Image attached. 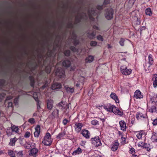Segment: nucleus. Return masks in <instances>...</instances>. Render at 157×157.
I'll list each match as a JSON object with an SVG mask.
<instances>
[{"instance_id": "obj_1", "label": "nucleus", "mask_w": 157, "mask_h": 157, "mask_svg": "<svg viewBox=\"0 0 157 157\" xmlns=\"http://www.w3.org/2000/svg\"><path fill=\"white\" fill-rule=\"evenodd\" d=\"M87 14H86V13L83 12L82 14H80L79 13L78 17L79 16V17H77L76 18V20H78V22H79L83 19H86L87 18L88 16L91 20L94 21V18L93 17V16L97 14L98 13L96 10H94L92 9L91 11L90 10H88L87 11Z\"/></svg>"}, {"instance_id": "obj_2", "label": "nucleus", "mask_w": 157, "mask_h": 157, "mask_svg": "<svg viewBox=\"0 0 157 157\" xmlns=\"http://www.w3.org/2000/svg\"><path fill=\"white\" fill-rule=\"evenodd\" d=\"M51 137L50 134L47 132L44 136L42 143L45 145H50L52 143Z\"/></svg>"}, {"instance_id": "obj_3", "label": "nucleus", "mask_w": 157, "mask_h": 157, "mask_svg": "<svg viewBox=\"0 0 157 157\" xmlns=\"http://www.w3.org/2000/svg\"><path fill=\"white\" fill-rule=\"evenodd\" d=\"M113 10L111 8H109L106 10L105 16L107 19L110 20L113 18Z\"/></svg>"}, {"instance_id": "obj_4", "label": "nucleus", "mask_w": 157, "mask_h": 157, "mask_svg": "<svg viewBox=\"0 0 157 157\" xmlns=\"http://www.w3.org/2000/svg\"><path fill=\"white\" fill-rule=\"evenodd\" d=\"M120 70L121 72L125 75H130L132 72V70L131 69H128L126 66L124 65L121 67Z\"/></svg>"}, {"instance_id": "obj_5", "label": "nucleus", "mask_w": 157, "mask_h": 157, "mask_svg": "<svg viewBox=\"0 0 157 157\" xmlns=\"http://www.w3.org/2000/svg\"><path fill=\"white\" fill-rule=\"evenodd\" d=\"M11 131L17 133H19V128L18 126L11 124V127L10 128H7L6 133L7 134H10L11 133Z\"/></svg>"}, {"instance_id": "obj_6", "label": "nucleus", "mask_w": 157, "mask_h": 157, "mask_svg": "<svg viewBox=\"0 0 157 157\" xmlns=\"http://www.w3.org/2000/svg\"><path fill=\"white\" fill-rule=\"evenodd\" d=\"M91 141L93 144H94L96 147H98L101 145V140L98 136H96L94 138L91 139Z\"/></svg>"}, {"instance_id": "obj_7", "label": "nucleus", "mask_w": 157, "mask_h": 157, "mask_svg": "<svg viewBox=\"0 0 157 157\" xmlns=\"http://www.w3.org/2000/svg\"><path fill=\"white\" fill-rule=\"evenodd\" d=\"M149 95L150 100L149 103L157 104V94H151Z\"/></svg>"}, {"instance_id": "obj_8", "label": "nucleus", "mask_w": 157, "mask_h": 157, "mask_svg": "<svg viewBox=\"0 0 157 157\" xmlns=\"http://www.w3.org/2000/svg\"><path fill=\"white\" fill-rule=\"evenodd\" d=\"M56 75L59 78H63L64 77V71L61 68H58L56 72Z\"/></svg>"}, {"instance_id": "obj_9", "label": "nucleus", "mask_w": 157, "mask_h": 157, "mask_svg": "<svg viewBox=\"0 0 157 157\" xmlns=\"http://www.w3.org/2000/svg\"><path fill=\"white\" fill-rule=\"evenodd\" d=\"M149 104V111L151 113H156L157 111L156 106L157 104Z\"/></svg>"}, {"instance_id": "obj_10", "label": "nucleus", "mask_w": 157, "mask_h": 157, "mask_svg": "<svg viewBox=\"0 0 157 157\" xmlns=\"http://www.w3.org/2000/svg\"><path fill=\"white\" fill-rule=\"evenodd\" d=\"M38 150L37 148H33L29 150V155L32 157H36L38 155Z\"/></svg>"}, {"instance_id": "obj_11", "label": "nucleus", "mask_w": 157, "mask_h": 157, "mask_svg": "<svg viewBox=\"0 0 157 157\" xmlns=\"http://www.w3.org/2000/svg\"><path fill=\"white\" fill-rule=\"evenodd\" d=\"M62 86V85L60 83L55 82L52 85L51 88L53 90L60 89L61 88Z\"/></svg>"}, {"instance_id": "obj_12", "label": "nucleus", "mask_w": 157, "mask_h": 157, "mask_svg": "<svg viewBox=\"0 0 157 157\" xmlns=\"http://www.w3.org/2000/svg\"><path fill=\"white\" fill-rule=\"evenodd\" d=\"M81 134L82 136L86 139L90 138V133L89 132L86 130H82L81 132Z\"/></svg>"}, {"instance_id": "obj_13", "label": "nucleus", "mask_w": 157, "mask_h": 157, "mask_svg": "<svg viewBox=\"0 0 157 157\" xmlns=\"http://www.w3.org/2000/svg\"><path fill=\"white\" fill-rule=\"evenodd\" d=\"M105 108L107 111L111 112H113V110L116 109V107L115 106L109 104L107 105V106L105 107Z\"/></svg>"}, {"instance_id": "obj_14", "label": "nucleus", "mask_w": 157, "mask_h": 157, "mask_svg": "<svg viewBox=\"0 0 157 157\" xmlns=\"http://www.w3.org/2000/svg\"><path fill=\"white\" fill-rule=\"evenodd\" d=\"M40 127L39 125H37L35 128V131L34 133V136L35 137H39L40 132Z\"/></svg>"}, {"instance_id": "obj_15", "label": "nucleus", "mask_w": 157, "mask_h": 157, "mask_svg": "<svg viewBox=\"0 0 157 157\" xmlns=\"http://www.w3.org/2000/svg\"><path fill=\"white\" fill-rule=\"evenodd\" d=\"M119 124L121 129L123 131H126V124L123 121H121L119 122Z\"/></svg>"}, {"instance_id": "obj_16", "label": "nucleus", "mask_w": 157, "mask_h": 157, "mask_svg": "<svg viewBox=\"0 0 157 157\" xmlns=\"http://www.w3.org/2000/svg\"><path fill=\"white\" fill-rule=\"evenodd\" d=\"M134 97L136 98H143V95L139 90H137L134 93Z\"/></svg>"}, {"instance_id": "obj_17", "label": "nucleus", "mask_w": 157, "mask_h": 157, "mask_svg": "<svg viewBox=\"0 0 157 157\" xmlns=\"http://www.w3.org/2000/svg\"><path fill=\"white\" fill-rule=\"evenodd\" d=\"M53 101L51 99H49L47 101V107L49 110H51L53 105Z\"/></svg>"}, {"instance_id": "obj_18", "label": "nucleus", "mask_w": 157, "mask_h": 157, "mask_svg": "<svg viewBox=\"0 0 157 157\" xmlns=\"http://www.w3.org/2000/svg\"><path fill=\"white\" fill-rule=\"evenodd\" d=\"M136 118L138 120L145 118L147 117V116L144 114L142 113L138 112L136 114Z\"/></svg>"}, {"instance_id": "obj_19", "label": "nucleus", "mask_w": 157, "mask_h": 157, "mask_svg": "<svg viewBox=\"0 0 157 157\" xmlns=\"http://www.w3.org/2000/svg\"><path fill=\"white\" fill-rule=\"evenodd\" d=\"M75 130L77 132H80L82 129V124L81 123H78L75 124Z\"/></svg>"}, {"instance_id": "obj_20", "label": "nucleus", "mask_w": 157, "mask_h": 157, "mask_svg": "<svg viewBox=\"0 0 157 157\" xmlns=\"http://www.w3.org/2000/svg\"><path fill=\"white\" fill-rule=\"evenodd\" d=\"M110 2L109 0H105L103 4L102 5H98L97 6V9L98 10H101L103 9L104 6L108 4Z\"/></svg>"}, {"instance_id": "obj_21", "label": "nucleus", "mask_w": 157, "mask_h": 157, "mask_svg": "<svg viewBox=\"0 0 157 157\" xmlns=\"http://www.w3.org/2000/svg\"><path fill=\"white\" fill-rule=\"evenodd\" d=\"M18 139L16 137L10 139V142L9 143V145L11 146L15 145L16 142L17 140Z\"/></svg>"}, {"instance_id": "obj_22", "label": "nucleus", "mask_w": 157, "mask_h": 157, "mask_svg": "<svg viewBox=\"0 0 157 157\" xmlns=\"http://www.w3.org/2000/svg\"><path fill=\"white\" fill-rule=\"evenodd\" d=\"M119 143L117 141H116L111 148V150L113 151L117 150L119 146Z\"/></svg>"}, {"instance_id": "obj_23", "label": "nucleus", "mask_w": 157, "mask_h": 157, "mask_svg": "<svg viewBox=\"0 0 157 157\" xmlns=\"http://www.w3.org/2000/svg\"><path fill=\"white\" fill-rule=\"evenodd\" d=\"M110 97L114 99L116 102H119V100L118 97L116 94L114 93H112L110 95Z\"/></svg>"}, {"instance_id": "obj_24", "label": "nucleus", "mask_w": 157, "mask_h": 157, "mask_svg": "<svg viewBox=\"0 0 157 157\" xmlns=\"http://www.w3.org/2000/svg\"><path fill=\"white\" fill-rule=\"evenodd\" d=\"M94 59V56H90L86 59L85 61L86 63H90L93 61Z\"/></svg>"}, {"instance_id": "obj_25", "label": "nucleus", "mask_w": 157, "mask_h": 157, "mask_svg": "<svg viewBox=\"0 0 157 157\" xmlns=\"http://www.w3.org/2000/svg\"><path fill=\"white\" fill-rule=\"evenodd\" d=\"M152 80L153 81V86L155 88L157 86V75H154Z\"/></svg>"}, {"instance_id": "obj_26", "label": "nucleus", "mask_w": 157, "mask_h": 157, "mask_svg": "<svg viewBox=\"0 0 157 157\" xmlns=\"http://www.w3.org/2000/svg\"><path fill=\"white\" fill-rule=\"evenodd\" d=\"M62 64L64 67H68L70 66L71 62L69 60H66L63 61Z\"/></svg>"}, {"instance_id": "obj_27", "label": "nucleus", "mask_w": 157, "mask_h": 157, "mask_svg": "<svg viewBox=\"0 0 157 157\" xmlns=\"http://www.w3.org/2000/svg\"><path fill=\"white\" fill-rule=\"evenodd\" d=\"M151 139L153 142H157V134L155 132L153 133Z\"/></svg>"}, {"instance_id": "obj_28", "label": "nucleus", "mask_w": 157, "mask_h": 157, "mask_svg": "<svg viewBox=\"0 0 157 157\" xmlns=\"http://www.w3.org/2000/svg\"><path fill=\"white\" fill-rule=\"evenodd\" d=\"M65 105L64 102L61 101L58 104L57 106L59 107V109L61 110H63L64 107V105Z\"/></svg>"}, {"instance_id": "obj_29", "label": "nucleus", "mask_w": 157, "mask_h": 157, "mask_svg": "<svg viewBox=\"0 0 157 157\" xmlns=\"http://www.w3.org/2000/svg\"><path fill=\"white\" fill-rule=\"evenodd\" d=\"M87 35L88 38L90 39H93L94 38L96 35V33L94 32L91 33H88Z\"/></svg>"}, {"instance_id": "obj_30", "label": "nucleus", "mask_w": 157, "mask_h": 157, "mask_svg": "<svg viewBox=\"0 0 157 157\" xmlns=\"http://www.w3.org/2000/svg\"><path fill=\"white\" fill-rule=\"evenodd\" d=\"M82 152L81 149L80 147H78L77 149L74 151L72 153L73 155H74L79 154Z\"/></svg>"}, {"instance_id": "obj_31", "label": "nucleus", "mask_w": 157, "mask_h": 157, "mask_svg": "<svg viewBox=\"0 0 157 157\" xmlns=\"http://www.w3.org/2000/svg\"><path fill=\"white\" fill-rule=\"evenodd\" d=\"M64 87L68 93H72L74 91V89L73 88H70L67 86H65Z\"/></svg>"}, {"instance_id": "obj_32", "label": "nucleus", "mask_w": 157, "mask_h": 157, "mask_svg": "<svg viewBox=\"0 0 157 157\" xmlns=\"http://www.w3.org/2000/svg\"><path fill=\"white\" fill-rule=\"evenodd\" d=\"M145 13L147 15L151 16L152 14L151 9L150 8H147L145 10Z\"/></svg>"}, {"instance_id": "obj_33", "label": "nucleus", "mask_w": 157, "mask_h": 157, "mask_svg": "<svg viewBox=\"0 0 157 157\" xmlns=\"http://www.w3.org/2000/svg\"><path fill=\"white\" fill-rule=\"evenodd\" d=\"M113 112L115 114H117L119 115H122V113L118 109H116H116L114 110H113Z\"/></svg>"}, {"instance_id": "obj_34", "label": "nucleus", "mask_w": 157, "mask_h": 157, "mask_svg": "<svg viewBox=\"0 0 157 157\" xmlns=\"http://www.w3.org/2000/svg\"><path fill=\"white\" fill-rule=\"evenodd\" d=\"M59 110L57 109H55L52 113V115L54 117L58 116L59 115Z\"/></svg>"}, {"instance_id": "obj_35", "label": "nucleus", "mask_w": 157, "mask_h": 157, "mask_svg": "<svg viewBox=\"0 0 157 157\" xmlns=\"http://www.w3.org/2000/svg\"><path fill=\"white\" fill-rule=\"evenodd\" d=\"M8 153L9 155L11 157H16L15 153L12 150H8Z\"/></svg>"}, {"instance_id": "obj_36", "label": "nucleus", "mask_w": 157, "mask_h": 157, "mask_svg": "<svg viewBox=\"0 0 157 157\" xmlns=\"http://www.w3.org/2000/svg\"><path fill=\"white\" fill-rule=\"evenodd\" d=\"M149 63L150 65H151L153 63V59L152 55L150 54L148 56Z\"/></svg>"}, {"instance_id": "obj_37", "label": "nucleus", "mask_w": 157, "mask_h": 157, "mask_svg": "<svg viewBox=\"0 0 157 157\" xmlns=\"http://www.w3.org/2000/svg\"><path fill=\"white\" fill-rule=\"evenodd\" d=\"M144 132L141 131L139 132L136 135V136L138 139H140L141 138L143 134L144 133Z\"/></svg>"}, {"instance_id": "obj_38", "label": "nucleus", "mask_w": 157, "mask_h": 157, "mask_svg": "<svg viewBox=\"0 0 157 157\" xmlns=\"http://www.w3.org/2000/svg\"><path fill=\"white\" fill-rule=\"evenodd\" d=\"M73 43L74 44L76 45L78 44L79 41L77 39L75 36H75L73 38Z\"/></svg>"}, {"instance_id": "obj_39", "label": "nucleus", "mask_w": 157, "mask_h": 157, "mask_svg": "<svg viewBox=\"0 0 157 157\" xmlns=\"http://www.w3.org/2000/svg\"><path fill=\"white\" fill-rule=\"evenodd\" d=\"M65 134L64 132H61L59 133L58 135L57 136V137L59 138H63L64 136L65 135Z\"/></svg>"}, {"instance_id": "obj_40", "label": "nucleus", "mask_w": 157, "mask_h": 157, "mask_svg": "<svg viewBox=\"0 0 157 157\" xmlns=\"http://www.w3.org/2000/svg\"><path fill=\"white\" fill-rule=\"evenodd\" d=\"M124 41L125 40L123 38H121L119 41V44L120 45L122 46H124Z\"/></svg>"}, {"instance_id": "obj_41", "label": "nucleus", "mask_w": 157, "mask_h": 157, "mask_svg": "<svg viewBox=\"0 0 157 157\" xmlns=\"http://www.w3.org/2000/svg\"><path fill=\"white\" fill-rule=\"evenodd\" d=\"M136 0H129L128 4L130 6H132L134 4Z\"/></svg>"}, {"instance_id": "obj_42", "label": "nucleus", "mask_w": 157, "mask_h": 157, "mask_svg": "<svg viewBox=\"0 0 157 157\" xmlns=\"http://www.w3.org/2000/svg\"><path fill=\"white\" fill-rule=\"evenodd\" d=\"M30 135V133L29 132H26L24 135V137L25 138H29Z\"/></svg>"}, {"instance_id": "obj_43", "label": "nucleus", "mask_w": 157, "mask_h": 157, "mask_svg": "<svg viewBox=\"0 0 157 157\" xmlns=\"http://www.w3.org/2000/svg\"><path fill=\"white\" fill-rule=\"evenodd\" d=\"M33 97L36 101H39L38 98V97L37 95V93H34L33 94Z\"/></svg>"}, {"instance_id": "obj_44", "label": "nucleus", "mask_w": 157, "mask_h": 157, "mask_svg": "<svg viewBox=\"0 0 157 157\" xmlns=\"http://www.w3.org/2000/svg\"><path fill=\"white\" fill-rule=\"evenodd\" d=\"M97 39L99 40H100L101 41H103V38L102 36L101 35H99L97 36Z\"/></svg>"}, {"instance_id": "obj_45", "label": "nucleus", "mask_w": 157, "mask_h": 157, "mask_svg": "<svg viewBox=\"0 0 157 157\" xmlns=\"http://www.w3.org/2000/svg\"><path fill=\"white\" fill-rule=\"evenodd\" d=\"M70 52L69 50H66L64 52V54L66 56H69L70 54Z\"/></svg>"}, {"instance_id": "obj_46", "label": "nucleus", "mask_w": 157, "mask_h": 157, "mask_svg": "<svg viewBox=\"0 0 157 157\" xmlns=\"http://www.w3.org/2000/svg\"><path fill=\"white\" fill-rule=\"evenodd\" d=\"M91 124L93 125H96L98 124V122L96 120H93L91 121Z\"/></svg>"}, {"instance_id": "obj_47", "label": "nucleus", "mask_w": 157, "mask_h": 157, "mask_svg": "<svg viewBox=\"0 0 157 157\" xmlns=\"http://www.w3.org/2000/svg\"><path fill=\"white\" fill-rule=\"evenodd\" d=\"M17 155L18 157H22L23 156V153L22 151H20L17 154Z\"/></svg>"}, {"instance_id": "obj_48", "label": "nucleus", "mask_w": 157, "mask_h": 157, "mask_svg": "<svg viewBox=\"0 0 157 157\" xmlns=\"http://www.w3.org/2000/svg\"><path fill=\"white\" fill-rule=\"evenodd\" d=\"M97 44V42L95 41H91L90 43L91 46H95Z\"/></svg>"}, {"instance_id": "obj_49", "label": "nucleus", "mask_w": 157, "mask_h": 157, "mask_svg": "<svg viewBox=\"0 0 157 157\" xmlns=\"http://www.w3.org/2000/svg\"><path fill=\"white\" fill-rule=\"evenodd\" d=\"M28 121L31 124H34L35 123V120L33 118H31Z\"/></svg>"}, {"instance_id": "obj_50", "label": "nucleus", "mask_w": 157, "mask_h": 157, "mask_svg": "<svg viewBox=\"0 0 157 157\" xmlns=\"http://www.w3.org/2000/svg\"><path fill=\"white\" fill-rule=\"evenodd\" d=\"M18 98H15L14 100V103L15 105H17L18 104Z\"/></svg>"}, {"instance_id": "obj_51", "label": "nucleus", "mask_w": 157, "mask_h": 157, "mask_svg": "<svg viewBox=\"0 0 157 157\" xmlns=\"http://www.w3.org/2000/svg\"><path fill=\"white\" fill-rule=\"evenodd\" d=\"M145 143H144L142 142H139L138 144V146L139 147H144V145Z\"/></svg>"}, {"instance_id": "obj_52", "label": "nucleus", "mask_w": 157, "mask_h": 157, "mask_svg": "<svg viewBox=\"0 0 157 157\" xmlns=\"http://www.w3.org/2000/svg\"><path fill=\"white\" fill-rule=\"evenodd\" d=\"M150 146V145L149 144H145L143 147L145 148H147V150L148 148H149Z\"/></svg>"}, {"instance_id": "obj_53", "label": "nucleus", "mask_w": 157, "mask_h": 157, "mask_svg": "<svg viewBox=\"0 0 157 157\" xmlns=\"http://www.w3.org/2000/svg\"><path fill=\"white\" fill-rule=\"evenodd\" d=\"M46 72L48 73H49L51 72V69L50 68H48V67H46L45 69Z\"/></svg>"}, {"instance_id": "obj_54", "label": "nucleus", "mask_w": 157, "mask_h": 157, "mask_svg": "<svg viewBox=\"0 0 157 157\" xmlns=\"http://www.w3.org/2000/svg\"><path fill=\"white\" fill-rule=\"evenodd\" d=\"M37 101V109L38 110H39L40 108V101Z\"/></svg>"}, {"instance_id": "obj_55", "label": "nucleus", "mask_w": 157, "mask_h": 157, "mask_svg": "<svg viewBox=\"0 0 157 157\" xmlns=\"http://www.w3.org/2000/svg\"><path fill=\"white\" fill-rule=\"evenodd\" d=\"M154 125H157V118L154 120L152 123Z\"/></svg>"}, {"instance_id": "obj_56", "label": "nucleus", "mask_w": 157, "mask_h": 157, "mask_svg": "<svg viewBox=\"0 0 157 157\" xmlns=\"http://www.w3.org/2000/svg\"><path fill=\"white\" fill-rule=\"evenodd\" d=\"M4 81L3 79L0 80V86H2L4 84Z\"/></svg>"}, {"instance_id": "obj_57", "label": "nucleus", "mask_w": 157, "mask_h": 157, "mask_svg": "<svg viewBox=\"0 0 157 157\" xmlns=\"http://www.w3.org/2000/svg\"><path fill=\"white\" fill-rule=\"evenodd\" d=\"M70 49L73 52H75L76 51V48L74 46H71L70 47Z\"/></svg>"}, {"instance_id": "obj_58", "label": "nucleus", "mask_w": 157, "mask_h": 157, "mask_svg": "<svg viewBox=\"0 0 157 157\" xmlns=\"http://www.w3.org/2000/svg\"><path fill=\"white\" fill-rule=\"evenodd\" d=\"M34 81L33 79H31V80L30 85L32 86H33L34 85Z\"/></svg>"}, {"instance_id": "obj_59", "label": "nucleus", "mask_w": 157, "mask_h": 157, "mask_svg": "<svg viewBox=\"0 0 157 157\" xmlns=\"http://www.w3.org/2000/svg\"><path fill=\"white\" fill-rule=\"evenodd\" d=\"M67 121H68L67 119H64L63 121V124L64 125H65L67 124Z\"/></svg>"}, {"instance_id": "obj_60", "label": "nucleus", "mask_w": 157, "mask_h": 157, "mask_svg": "<svg viewBox=\"0 0 157 157\" xmlns=\"http://www.w3.org/2000/svg\"><path fill=\"white\" fill-rule=\"evenodd\" d=\"M13 105V103L12 102H9L8 103V107H12Z\"/></svg>"}, {"instance_id": "obj_61", "label": "nucleus", "mask_w": 157, "mask_h": 157, "mask_svg": "<svg viewBox=\"0 0 157 157\" xmlns=\"http://www.w3.org/2000/svg\"><path fill=\"white\" fill-rule=\"evenodd\" d=\"M94 29L97 30H99V28L96 25H94L93 27Z\"/></svg>"}, {"instance_id": "obj_62", "label": "nucleus", "mask_w": 157, "mask_h": 157, "mask_svg": "<svg viewBox=\"0 0 157 157\" xmlns=\"http://www.w3.org/2000/svg\"><path fill=\"white\" fill-rule=\"evenodd\" d=\"M37 112H36L35 113L33 114V116H36L38 114Z\"/></svg>"}, {"instance_id": "obj_63", "label": "nucleus", "mask_w": 157, "mask_h": 157, "mask_svg": "<svg viewBox=\"0 0 157 157\" xmlns=\"http://www.w3.org/2000/svg\"><path fill=\"white\" fill-rule=\"evenodd\" d=\"M121 139L123 141H125V137H121Z\"/></svg>"}, {"instance_id": "obj_64", "label": "nucleus", "mask_w": 157, "mask_h": 157, "mask_svg": "<svg viewBox=\"0 0 157 157\" xmlns=\"http://www.w3.org/2000/svg\"><path fill=\"white\" fill-rule=\"evenodd\" d=\"M132 157H138V156L136 155H132Z\"/></svg>"}]
</instances>
